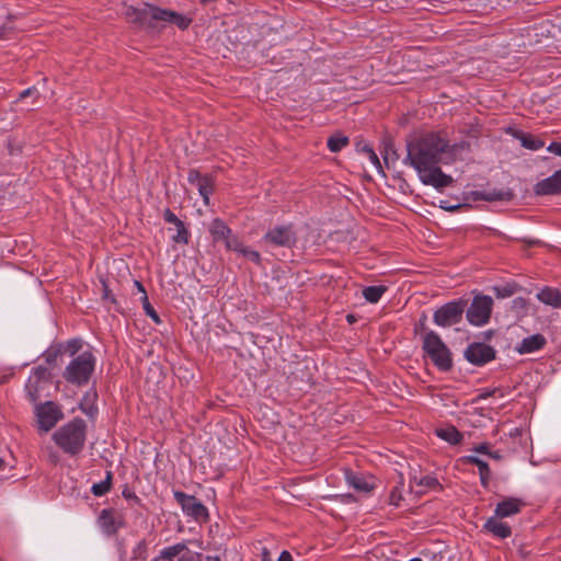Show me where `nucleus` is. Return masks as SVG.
<instances>
[{
	"label": "nucleus",
	"mask_w": 561,
	"mask_h": 561,
	"mask_svg": "<svg viewBox=\"0 0 561 561\" xmlns=\"http://www.w3.org/2000/svg\"><path fill=\"white\" fill-rule=\"evenodd\" d=\"M447 149L448 142L439 135L426 134L408 144V154L403 162L416 171L423 184L443 190L453 183V178L439 167L442 154Z\"/></svg>",
	"instance_id": "obj_1"
},
{
	"label": "nucleus",
	"mask_w": 561,
	"mask_h": 561,
	"mask_svg": "<svg viewBox=\"0 0 561 561\" xmlns=\"http://www.w3.org/2000/svg\"><path fill=\"white\" fill-rule=\"evenodd\" d=\"M124 14L128 22L151 30L163 28L168 24L186 30L192 22L186 15L148 3L141 8L127 7Z\"/></svg>",
	"instance_id": "obj_2"
},
{
	"label": "nucleus",
	"mask_w": 561,
	"mask_h": 561,
	"mask_svg": "<svg viewBox=\"0 0 561 561\" xmlns=\"http://www.w3.org/2000/svg\"><path fill=\"white\" fill-rule=\"evenodd\" d=\"M87 424L82 419H73L53 434L55 444L68 455H78L85 443Z\"/></svg>",
	"instance_id": "obj_3"
},
{
	"label": "nucleus",
	"mask_w": 561,
	"mask_h": 561,
	"mask_svg": "<svg viewBox=\"0 0 561 561\" xmlns=\"http://www.w3.org/2000/svg\"><path fill=\"white\" fill-rule=\"evenodd\" d=\"M95 357L91 352H83L76 356L65 368L64 378L76 386L87 385L94 370Z\"/></svg>",
	"instance_id": "obj_4"
},
{
	"label": "nucleus",
	"mask_w": 561,
	"mask_h": 561,
	"mask_svg": "<svg viewBox=\"0 0 561 561\" xmlns=\"http://www.w3.org/2000/svg\"><path fill=\"white\" fill-rule=\"evenodd\" d=\"M423 350L431 360L440 370H448L451 367V354L439 335L434 331L423 335Z\"/></svg>",
	"instance_id": "obj_5"
},
{
	"label": "nucleus",
	"mask_w": 561,
	"mask_h": 561,
	"mask_svg": "<svg viewBox=\"0 0 561 561\" xmlns=\"http://www.w3.org/2000/svg\"><path fill=\"white\" fill-rule=\"evenodd\" d=\"M35 422L38 433L46 434L64 419L61 407L53 401L36 403L34 407Z\"/></svg>",
	"instance_id": "obj_6"
},
{
	"label": "nucleus",
	"mask_w": 561,
	"mask_h": 561,
	"mask_svg": "<svg viewBox=\"0 0 561 561\" xmlns=\"http://www.w3.org/2000/svg\"><path fill=\"white\" fill-rule=\"evenodd\" d=\"M49 386V370L46 367H37L33 369L25 385V391L28 400L36 404L41 398L47 396V389Z\"/></svg>",
	"instance_id": "obj_7"
},
{
	"label": "nucleus",
	"mask_w": 561,
	"mask_h": 561,
	"mask_svg": "<svg viewBox=\"0 0 561 561\" xmlns=\"http://www.w3.org/2000/svg\"><path fill=\"white\" fill-rule=\"evenodd\" d=\"M493 300L489 296H476L467 310L468 321L477 327L485 324L491 316Z\"/></svg>",
	"instance_id": "obj_8"
},
{
	"label": "nucleus",
	"mask_w": 561,
	"mask_h": 561,
	"mask_svg": "<svg viewBox=\"0 0 561 561\" xmlns=\"http://www.w3.org/2000/svg\"><path fill=\"white\" fill-rule=\"evenodd\" d=\"M262 242L270 247L291 248L296 243V233L291 225L276 226L263 236Z\"/></svg>",
	"instance_id": "obj_9"
},
{
	"label": "nucleus",
	"mask_w": 561,
	"mask_h": 561,
	"mask_svg": "<svg viewBox=\"0 0 561 561\" xmlns=\"http://www.w3.org/2000/svg\"><path fill=\"white\" fill-rule=\"evenodd\" d=\"M465 309L462 301H451L434 312L433 320L438 327H450L460 322Z\"/></svg>",
	"instance_id": "obj_10"
},
{
	"label": "nucleus",
	"mask_w": 561,
	"mask_h": 561,
	"mask_svg": "<svg viewBox=\"0 0 561 561\" xmlns=\"http://www.w3.org/2000/svg\"><path fill=\"white\" fill-rule=\"evenodd\" d=\"M124 524L123 514L114 508H104L98 516V525L106 536L115 535Z\"/></svg>",
	"instance_id": "obj_11"
},
{
	"label": "nucleus",
	"mask_w": 561,
	"mask_h": 561,
	"mask_svg": "<svg viewBox=\"0 0 561 561\" xmlns=\"http://www.w3.org/2000/svg\"><path fill=\"white\" fill-rule=\"evenodd\" d=\"M173 495L186 515L195 519L207 518V508L195 496L185 494L182 491H175Z\"/></svg>",
	"instance_id": "obj_12"
},
{
	"label": "nucleus",
	"mask_w": 561,
	"mask_h": 561,
	"mask_svg": "<svg viewBox=\"0 0 561 561\" xmlns=\"http://www.w3.org/2000/svg\"><path fill=\"white\" fill-rule=\"evenodd\" d=\"M465 357L473 365H484L495 357V350L484 343H472L465 351Z\"/></svg>",
	"instance_id": "obj_13"
},
{
	"label": "nucleus",
	"mask_w": 561,
	"mask_h": 561,
	"mask_svg": "<svg viewBox=\"0 0 561 561\" xmlns=\"http://www.w3.org/2000/svg\"><path fill=\"white\" fill-rule=\"evenodd\" d=\"M188 182L197 188L199 195L204 199V204L208 205L209 196L214 190L211 179L208 176H203L199 172L192 170L188 173Z\"/></svg>",
	"instance_id": "obj_14"
},
{
	"label": "nucleus",
	"mask_w": 561,
	"mask_h": 561,
	"mask_svg": "<svg viewBox=\"0 0 561 561\" xmlns=\"http://www.w3.org/2000/svg\"><path fill=\"white\" fill-rule=\"evenodd\" d=\"M537 195H561V169L535 185Z\"/></svg>",
	"instance_id": "obj_15"
},
{
	"label": "nucleus",
	"mask_w": 561,
	"mask_h": 561,
	"mask_svg": "<svg viewBox=\"0 0 561 561\" xmlns=\"http://www.w3.org/2000/svg\"><path fill=\"white\" fill-rule=\"evenodd\" d=\"M209 232L216 242H224L228 249V244L231 241H238L239 239L232 234V230L219 218L211 221L209 226Z\"/></svg>",
	"instance_id": "obj_16"
},
{
	"label": "nucleus",
	"mask_w": 561,
	"mask_h": 561,
	"mask_svg": "<svg viewBox=\"0 0 561 561\" xmlns=\"http://www.w3.org/2000/svg\"><path fill=\"white\" fill-rule=\"evenodd\" d=\"M524 503L519 499L507 497L497 503L495 507V516L500 518L510 517L520 512Z\"/></svg>",
	"instance_id": "obj_17"
},
{
	"label": "nucleus",
	"mask_w": 561,
	"mask_h": 561,
	"mask_svg": "<svg viewBox=\"0 0 561 561\" xmlns=\"http://www.w3.org/2000/svg\"><path fill=\"white\" fill-rule=\"evenodd\" d=\"M483 528L488 533H491L493 536L501 539H505L512 535L511 527L507 523L502 522L501 518L495 515L485 522Z\"/></svg>",
	"instance_id": "obj_18"
},
{
	"label": "nucleus",
	"mask_w": 561,
	"mask_h": 561,
	"mask_svg": "<svg viewBox=\"0 0 561 561\" xmlns=\"http://www.w3.org/2000/svg\"><path fill=\"white\" fill-rule=\"evenodd\" d=\"M546 345V337L542 334H534L525 337L517 346L519 354H530L541 350Z\"/></svg>",
	"instance_id": "obj_19"
},
{
	"label": "nucleus",
	"mask_w": 561,
	"mask_h": 561,
	"mask_svg": "<svg viewBox=\"0 0 561 561\" xmlns=\"http://www.w3.org/2000/svg\"><path fill=\"white\" fill-rule=\"evenodd\" d=\"M345 480L350 486L358 492L368 493L373 490V484L364 476L351 470H345Z\"/></svg>",
	"instance_id": "obj_20"
},
{
	"label": "nucleus",
	"mask_w": 561,
	"mask_h": 561,
	"mask_svg": "<svg viewBox=\"0 0 561 561\" xmlns=\"http://www.w3.org/2000/svg\"><path fill=\"white\" fill-rule=\"evenodd\" d=\"M414 485L420 486V490L417 491L420 493H425L427 491H435V490L442 489L438 480L434 476H430V474L421 477V478L413 477V479L411 480V486L413 488Z\"/></svg>",
	"instance_id": "obj_21"
},
{
	"label": "nucleus",
	"mask_w": 561,
	"mask_h": 561,
	"mask_svg": "<svg viewBox=\"0 0 561 561\" xmlns=\"http://www.w3.org/2000/svg\"><path fill=\"white\" fill-rule=\"evenodd\" d=\"M538 300L553 308H561V293L551 287H546L537 294Z\"/></svg>",
	"instance_id": "obj_22"
},
{
	"label": "nucleus",
	"mask_w": 561,
	"mask_h": 561,
	"mask_svg": "<svg viewBox=\"0 0 561 561\" xmlns=\"http://www.w3.org/2000/svg\"><path fill=\"white\" fill-rule=\"evenodd\" d=\"M228 250L238 252L252 262L260 263V260H261L260 253L255 250H252V249L243 245V243L240 240L231 241L228 244Z\"/></svg>",
	"instance_id": "obj_23"
},
{
	"label": "nucleus",
	"mask_w": 561,
	"mask_h": 561,
	"mask_svg": "<svg viewBox=\"0 0 561 561\" xmlns=\"http://www.w3.org/2000/svg\"><path fill=\"white\" fill-rule=\"evenodd\" d=\"M184 550H186L185 543H176L167 547L163 550H161L160 554L152 561H174V558L180 556Z\"/></svg>",
	"instance_id": "obj_24"
},
{
	"label": "nucleus",
	"mask_w": 561,
	"mask_h": 561,
	"mask_svg": "<svg viewBox=\"0 0 561 561\" xmlns=\"http://www.w3.org/2000/svg\"><path fill=\"white\" fill-rule=\"evenodd\" d=\"M386 291L387 287L383 285L368 286L363 289V296L368 302L376 304Z\"/></svg>",
	"instance_id": "obj_25"
},
{
	"label": "nucleus",
	"mask_w": 561,
	"mask_h": 561,
	"mask_svg": "<svg viewBox=\"0 0 561 561\" xmlns=\"http://www.w3.org/2000/svg\"><path fill=\"white\" fill-rule=\"evenodd\" d=\"M516 138L520 141L522 146L529 150H538L545 146V142L529 134L518 133Z\"/></svg>",
	"instance_id": "obj_26"
},
{
	"label": "nucleus",
	"mask_w": 561,
	"mask_h": 561,
	"mask_svg": "<svg viewBox=\"0 0 561 561\" xmlns=\"http://www.w3.org/2000/svg\"><path fill=\"white\" fill-rule=\"evenodd\" d=\"M437 435L453 445L458 444L462 437L461 434L454 426L438 430Z\"/></svg>",
	"instance_id": "obj_27"
},
{
	"label": "nucleus",
	"mask_w": 561,
	"mask_h": 561,
	"mask_svg": "<svg viewBox=\"0 0 561 561\" xmlns=\"http://www.w3.org/2000/svg\"><path fill=\"white\" fill-rule=\"evenodd\" d=\"M348 145V138L342 134H335L328 139V148L331 152H339Z\"/></svg>",
	"instance_id": "obj_28"
},
{
	"label": "nucleus",
	"mask_w": 561,
	"mask_h": 561,
	"mask_svg": "<svg viewBox=\"0 0 561 561\" xmlns=\"http://www.w3.org/2000/svg\"><path fill=\"white\" fill-rule=\"evenodd\" d=\"M135 285L137 286L139 291H141L144 294L142 300H144V309L146 311V314L148 317H150L154 322L159 323L160 322L159 316L156 312V310L153 309V307L149 304L144 286L139 282H135Z\"/></svg>",
	"instance_id": "obj_29"
},
{
	"label": "nucleus",
	"mask_w": 561,
	"mask_h": 561,
	"mask_svg": "<svg viewBox=\"0 0 561 561\" xmlns=\"http://www.w3.org/2000/svg\"><path fill=\"white\" fill-rule=\"evenodd\" d=\"M175 229L176 233L172 237L173 241L176 243L187 244L190 241V231L182 220L175 225Z\"/></svg>",
	"instance_id": "obj_30"
},
{
	"label": "nucleus",
	"mask_w": 561,
	"mask_h": 561,
	"mask_svg": "<svg viewBox=\"0 0 561 561\" xmlns=\"http://www.w3.org/2000/svg\"><path fill=\"white\" fill-rule=\"evenodd\" d=\"M111 478H112L111 472H107L106 479L104 481L94 483L92 485V489H91L92 493L96 496H102V495L106 494L111 489Z\"/></svg>",
	"instance_id": "obj_31"
},
{
	"label": "nucleus",
	"mask_w": 561,
	"mask_h": 561,
	"mask_svg": "<svg viewBox=\"0 0 561 561\" xmlns=\"http://www.w3.org/2000/svg\"><path fill=\"white\" fill-rule=\"evenodd\" d=\"M403 491V482L402 480L392 488L390 495H389V504L393 506H399L400 502L403 500L402 495Z\"/></svg>",
	"instance_id": "obj_32"
},
{
	"label": "nucleus",
	"mask_w": 561,
	"mask_h": 561,
	"mask_svg": "<svg viewBox=\"0 0 561 561\" xmlns=\"http://www.w3.org/2000/svg\"><path fill=\"white\" fill-rule=\"evenodd\" d=\"M362 152L364 154H366V157L369 159V161L371 162V164L378 170V171H381L382 170V167H381V163H380V160L377 156V153L375 152V150L370 147V146H367L365 145L363 148H362Z\"/></svg>",
	"instance_id": "obj_33"
},
{
	"label": "nucleus",
	"mask_w": 561,
	"mask_h": 561,
	"mask_svg": "<svg viewBox=\"0 0 561 561\" xmlns=\"http://www.w3.org/2000/svg\"><path fill=\"white\" fill-rule=\"evenodd\" d=\"M179 561H205L201 553L191 552L187 548L180 554Z\"/></svg>",
	"instance_id": "obj_34"
},
{
	"label": "nucleus",
	"mask_w": 561,
	"mask_h": 561,
	"mask_svg": "<svg viewBox=\"0 0 561 561\" xmlns=\"http://www.w3.org/2000/svg\"><path fill=\"white\" fill-rule=\"evenodd\" d=\"M510 194L507 193H486L483 195V199L485 201H499V199H508Z\"/></svg>",
	"instance_id": "obj_35"
},
{
	"label": "nucleus",
	"mask_w": 561,
	"mask_h": 561,
	"mask_svg": "<svg viewBox=\"0 0 561 561\" xmlns=\"http://www.w3.org/2000/svg\"><path fill=\"white\" fill-rule=\"evenodd\" d=\"M163 218L167 222L172 225H178L181 220L178 218V216L171 211L170 209H165L163 213Z\"/></svg>",
	"instance_id": "obj_36"
},
{
	"label": "nucleus",
	"mask_w": 561,
	"mask_h": 561,
	"mask_svg": "<svg viewBox=\"0 0 561 561\" xmlns=\"http://www.w3.org/2000/svg\"><path fill=\"white\" fill-rule=\"evenodd\" d=\"M494 290L496 291V295L502 298L510 297L514 294V290L508 286L502 288L495 287Z\"/></svg>",
	"instance_id": "obj_37"
},
{
	"label": "nucleus",
	"mask_w": 561,
	"mask_h": 561,
	"mask_svg": "<svg viewBox=\"0 0 561 561\" xmlns=\"http://www.w3.org/2000/svg\"><path fill=\"white\" fill-rule=\"evenodd\" d=\"M547 150L550 153H553L556 156L561 157V142L559 141H552L548 147Z\"/></svg>",
	"instance_id": "obj_38"
},
{
	"label": "nucleus",
	"mask_w": 561,
	"mask_h": 561,
	"mask_svg": "<svg viewBox=\"0 0 561 561\" xmlns=\"http://www.w3.org/2000/svg\"><path fill=\"white\" fill-rule=\"evenodd\" d=\"M473 450L478 454H483V455H486L489 456V453H490V446L485 443H482V444H479L477 446L473 447Z\"/></svg>",
	"instance_id": "obj_39"
},
{
	"label": "nucleus",
	"mask_w": 561,
	"mask_h": 561,
	"mask_svg": "<svg viewBox=\"0 0 561 561\" xmlns=\"http://www.w3.org/2000/svg\"><path fill=\"white\" fill-rule=\"evenodd\" d=\"M496 392H501V391L499 389L483 390L482 392H480L478 398L481 399V400H485L489 397L494 396Z\"/></svg>",
	"instance_id": "obj_40"
},
{
	"label": "nucleus",
	"mask_w": 561,
	"mask_h": 561,
	"mask_svg": "<svg viewBox=\"0 0 561 561\" xmlns=\"http://www.w3.org/2000/svg\"><path fill=\"white\" fill-rule=\"evenodd\" d=\"M480 474V481H481V484L486 488L489 485V481L491 479V471H486L485 474L484 473H479Z\"/></svg>",
	"instance_id": "obj_41"
},
{
	"label": "nucleus",
	"mask_w": 561,
	"mask_h": 561,
	"mask_svg": "<svg viewBox=\"0 0 561 561\" xmlns=\"http://www.w3.org/2000/svg\"><path fill=\"white\" fill-rule=\"evenodd\" d=\"M102 286H103V298L106 300H110V301H114V298H113L107 285L104 282H102Z\"/></svg>",
	"instance_id": "obj_42"
},
{
	"label": "nucleus",
	"mask_w": 561,
	"mask_h": 561,
	"mask_svg": "<svg viewBox=\"0 0 561 561\" xmlns=\"http://www.w3.org/2000/svg\"><path fill=\"white\" fill-rule=\"evenodd\" d=\"M478 469H479V473H484L486 471H490V468H489V465L484 461V460H480V462L477 465Z\"/></svg>",
	"instance_id": "obj_43"
},
{
	"label": "nucleus",
	"mask_w": 561,
	"mask_h": 561,
	"mask_svg": "<svg viewBox=\"0 0 561 561\" xmlns=\"http://www.w3.org/2000/svg\"><path fill=\"white\" fill-rule=\"evenodd\" d=\"M35 93H36V90H35V89H33V88H28V89L24 90V91L20 94V98H21V99H25L26 96H31V95H33V94H35Z\"/></svg>",
	"instance_id": "obj_44"
},
{
	"label": "nucleus",
	"mask_w": 561,
	"mask_h": 561,
	"mask_svg": "<svg viewBox=\"0 0 561 561\" xmlns=\"http://www.w3.org/2000/svg\"><path fill=\"white\" fill-rule=\"evenodd\" d=\"M277 561H293V558L288 551H283Z\"/></svg>",
	"instance_id": "obj_45"
},
{
	"label": "nucleus",
	"mask_w": 561,
	"mask_h": 561,
	"mask_svg": "<svg viewBox=\"0 0 561 561\" xmlns=\"http://www.w3.org/2000/svg\"><path fill=\"white\" fill-rule=\"evenodd\" d=\"M68 347L71 348L72 353H76L79 350L80 344L77 341H72L68 344Z\"/></svg>",
	"instance_id": "obj_46"
},
{
	"label": "nucleus",
	"mask_w": 561,
	"mask_h": 561,
	"mask_svg": "<svg viewBox=\"0 0 561 561\" xmlns=\"http://www.w3.org/2000/svg\"><path fill=\"white\" fill-rule=\"evenodd\" d=\"M480 460L481 459L479 457H477V456H468L467 457V461L472 463V465H476V466L480 462Z\"/></svg>",
	"instance_id": "obj_47"
},
{
	"label": "nucleus",
	"mask_w": 561,
	"mask_h": 561,
	"mask_svg": "<svg viewBox=\"0 0 561 561\" xmlns=\"http://www.w3.org/2000/svg\"><path fill=\"white\" fill-rule=\"evenodd\" d=\"M489 457H491V458H493V459H496V460L501 459V455H500V453H499V451H492V450H490V453H489Z\"/></svg>",
	"instance_id": "obj_48"
},
{
	"label": "nucleus",
	"mask_w": 561,
	"mask_h": 561,
	"mask_svg": "<svg viewBox=\"0 0 561 561\" xmlns=\"http://www.w3.org/2000/svg\"><path fill=\"white\" fill-rule=\"evenodd\" d=\"M205 561H221L218 557L206 556Z\"/></svg>",
	"instance_id": "obj_49"
},
{
	"label": "nucleus",
	"mask_w": 561,
	"mask_h": 561,
	"mask_svg": "<svg viewBox=\"0 0 561 561\" xmlns=\"http://www.w3.org/2000/svg\"><path fill=\"white\" fill-rule=\"evenodd\" d=\"M49 458H50V460H51L53 462H57V461H58V456H57V454H56V453H51V454L49 455Z\"/></svg>",
	"instance_id": "obj_50"
},
{
	"label": "nucleus",
	"mask_w": 561,
	"mask_h": 561,
	"mask_svg": "<svg viewBox=\"0 0 561 561\" xmlns=\"http://www.w3.org/2000/svg\"><path fill=\"white\" fill-rule=\"evenodd\" d=\"M383 159H385V161H386V163H387V162H388V160H389V151H388V150L386 151V156L383 157Z\"/></svg>",
	"instance_id": "obj_51"
},
{
	"label": "nucleus",
	"mask_w": 561,
	"mask_h": 561,
	"mask_svg": "<svg viewBox=\"0 0 561 561\" xmlns=\"http://www.w3.org/2000/svg\"><path fill=\"white\" fill-rule=\"evenodd\" d=\"M347 320H348V322H353L354 321V317L350 314V316H347Z\"/></svg>",
	"instance_id": "obj_52"
},
{
	"label": "nucleus",
	"mask_w": 561,
	"mask_h": 561,
	"mask_svg": "<svg viewBox=\"0 0 561 561\" xmlns=\"http://www.w3.org/2000/svg\"><path fill=\"white\" fill-rule=\"evenodd\" d=\"M4 461L0 458V469L3 468Z\"/></svg>",
	"instance_id": "obj_53"
},
{
	"label": "nucleus",
	"mask_w": 561,
	"mask_h": 561,
	"mask_svg": "<svg viewBox=\"0 0 561 561\" xmlns=\"http://www.w3.org/2000/svg\"><path fill=\"white\" fill-rule=\"evenodd\" d=\"M409 561H422L420 558H414V559H411Z\"/></svg>",
	"instance_id": "obj_54"
}]
</instances>
